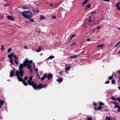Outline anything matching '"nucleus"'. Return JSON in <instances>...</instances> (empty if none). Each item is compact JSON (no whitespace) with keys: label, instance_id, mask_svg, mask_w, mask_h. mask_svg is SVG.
<instances>
[{"label":"nucleus","instance_id":"1a4fd4ad","mask_svg":"<svg viewBox=\"0 0 120 120\" xmlns=\"http://www.w3.org/2000/svg\"><path fill=\"white\" fill-rule=\"evenodd\" d=\"M47 73H45L43 75L42 77H41V79L42 80H44V79L46 78L47 77Z\"/></svg>","mask_w":120,"mask_h":120},{"label":"nucleus","instance_id":"49530a36","mask_svg":"<svg viewBox=\"0 0 120 120\" xmlns=\"http://www.w3.org/2000/svg\"><path fill=\"white\" fill-rule=\"evenodd\" d=\"M117 100L119 101H120V98H117Z\"/></svg>","mask_w":120,"mask_h":120},{"label":"nucleus","instance_id":"6e6552de","mask_svg":"<svg viewBox=\"0 0 120 120\" xmlns=\"http://www.w3.org/2000/svg\"><path fill=\"white\" fill-rule=\"evenodd\" d=\"M52 74L49 73L48 75H47V77L48 79L50 80L51 78L52 77Z\"/></svg>","mask_w":120,"mask_h":120},{"label":"nucleus","instance_id":"37998d69","mask_svg":"<svg viewBox=\"0 0 120 120\" xmlns=\"http://www.w3.org/2000/svg\"><path fill=\"white\" fill-rule=\"evenodd\" d=\"M96 29L99 30L100 29V27L99 26H98V27H96Z\"/></svg>","mask_w":120,"mask_h":120},{"label":"nucleus","instance_id":"4c0bfd02","mask_svg":"<svg viewBox=\"0 0 120 120\" xmlns=\"http://www.w3.org/2000/svg\"><path fill=\"white\" fill-rule=\"evenodd\" d=\"M110 102L111 103L115 104L116 103L115 102H114L113 101H111Z\"/></svg>","mask_w":120,"mask_h":120},{"label":"nucleus","instance_id":"0e129e2a","mask_svg":"<svg viewBox=\"0 0 120 120\" xmlns=\"http://www.w3.org/2000/svg\"><path fill=\"white\" fill-rule=\"evenodd\" d=\"M119 54H120V50L119 51Z\"/></svg>","mask_w":120,"mask_h":120},{"label":"nucleus","instance_id":"9d476101","mask_svg":"<svg viewBox=\"0 0 120 120\" xmlns=\"http://www.w3.org/2000/svg\"><path fill=\"white\" fill-rule=\"evenodd\" d=\"M7 17L8 19L11 20H13L14 19V18L13 17L9 15H7Z\"/></svg>","mask_w":120,"mask_h":120},{"label":"nucleus","instance_id":"e433bc0d","mask_svg":"<svg viewBox=\"0 0 120 120\" xmlns=\"http://www.w3.org/2000/svg\"><path fill=\"white\" fill-rule=\"evenodd\" d=\"M11 50V49L10 48H9L7 50V51L8 52H9Z\"/></svg>","mask_w":120,"mask_h":120},{"label":"nucleus","instance_id":"aec40b11","mask_svg":"<svg viewBox=\"0 0 120 120\" xmlns=\"http://www.w3.org/2000/svg\"><path fill=\"white\" fill-rule=\"evenodd\" d=\"M4 103V101L2 100H0V104L2 105H3Z\"/></svg>","mask_w":120,"mask_h":120},{"label":"nucleus","instance_id":"4468645a","mask_svg":"<svg viewBox=\"0 0 120 120\" xmlns=\"http://www.w3.org/2000/svg\"><path fill=\"white\" fill-rule=\"evenodd\" d=\"M42 47L41 46H40L39 47L38 49L36 50V52H40L42 49Z\"/></svg>","mask_w":120,"mask_h":120},{"label":"nucleus","instance_id":"c85d7f7f","mask_svg":"<svg viewBox=\"0 0 120 120\" xmlns=\"http://www.w3.org/2000/svg\"><path fill=\"white\" fill-rule=\"evenodd\" d=\"M120 43V41H119V42L118 43H117V44H116V45H115L114 46V47H117L118 45Z\"/></svg>","mask_w":120,"mask_h":120},{"label":"nucleus","instance_id":"4be33fe9","mask_svg":"<svg viewBox=\"0 0 120 120\" xmlns=\"http://www.w3.org/2000/svg\"><path fill=\"white\" fill-rule=\"evenodd\" d=\"M54 57V56H49L48 58V59H52Z\"/></svg>","mask_w":120,"mask_h":120},{"label":"nucleus","instance_id":"de8ad7c7","mask_svg":"<svg viewBox=\"0 0 120 120\" xmlns=\"http://www.w3.org/2000/svg\"><path fill=\"white\" fill-rule=\"evenodd\" d=\"M117 72L119 74H120V70L118 71H117Z\"/></svg>","mask_w":120,"mask_h":120},{"label":"nucleus","instance_id":"e2e57ef3","mask_svg":"<svg viewBox=\"0 0 120 120\" xmlns=\"http://www.w3.org/2000/svg\"><path fill=\"white\" fill-rule=\"evenodd\" d=\"M26 22L27 23H30V22Z\"/></svg>","mask_w":120,"mask_h":120},{"label":"nucleus","instance_id":"c756f323","mask_svg":"<svg viewBox=\"0 0 120 120\" xmlns=\"http://www.w3.org/2000/svg\"><path fill=\"white\" fill-rule=\"evenodd\" d=\"M29 21L32 22L34 21V20L33 19H31L29 20Z\"/></svg>","mask_w":120,"mask_h":120},{"label":"nucleus","instance_id":"864d4df0","mask_svg":"<svg viewBox=\"0 0 120 120\" xmlns=\"http://www.w3.org/2000/svg\"><path fill=\"white\" fill-rule=\"evenodd\" d=\"M50 5L51 6H53V5L52 4H50Z\"/></svg>","mask_w":120,"mask_h":120},{"label":"nucleus","instance_id":"052dcab7","mask_svg":"<svg viewBox=\"0 0 120 120\" xmlns=\"http://www.w3.org/2000/svg\"><path fill=\"white\" fill-rule=\"evenodd\" d=\"M37 76H38L39 78L40 79H41V77H40L38 75H37Z\"/></svg>","mask_w":120,"mask_h":120},{"label":"nucleus","instance_id":"6e6d98bb","mask_svg":"<svg viewBox=\"0 0 120 120\" xmlns=\"http://www.w3.org/2000/svg\"><path fill=\"white\" fill-rule=\"evenodd\" d=\"M36 10L35 9H33L32 10V11L34 12H35Z\"/></svg>","mask_w":120,"mask_h":120},{"label":"nucleus","instance_id":"bf43d9fd","mask_svg":"<svg viewBox=\"0 0 120 120\" xmlns=\"http://www.w3.org/2000/svg\"><path fill=\"white\" fill-rule=\"evenodd\" d=\"M33 64H34V69H35V65L34 63H33Z\"/></svg>","mask_w":120,"mask_h":120},{"label":"nucleus","instance_id":"0eeeda50","mask_svg":"<svg viewBox=\"0 0 120 120\" xmlns=\"http://www.w3.org/2000/svg\"><path fill=\"white\" fill-rule=\"evenodd\" d=\"M15 69H13L12 71H10L9 75V76L10 77H13L14 76L15 72Z\"/></svg>","mask_w":120,"mask_h":120},{"label":"nucleus","instance_id":"58836bf2","mask_svg":"<svg viewBox=\"0 0 120 120\" xmlns=\"http://www.w3.org/2000/svg\"><path fill=\"white\" fill-rule=\"evenodd\" d=\"M118 109L117 110V111L118 112H120V106L118 108Z\"/></svg>","mask_w":120,"mask_h":120},{"label":"nucleus","instance_id":"f704fd0d","mask_svg":"<svg viewBox=\"0 0 120 120\" xmlns=\"http://www.w3.org/2000/svg\"><path fill=\"white\" fill-rule=\"evenodd\" d=\"M52 18L53 19H55L56 18V16H55V15H52Z\"/></svg>","mask_w":120,"mask_h":120},{"label":"nucleus","instance_id":"774afa93","mask_svg":"<svg viewBox=\"0 0 120 120\" xmlns=\"http://www.w3.org/2000/svg\"><path fill=\"white\" fill-rule=\"evenodd\" d=\"M59 73H60V74H61V72H59Z\"/></svg>","mask_w":120,"mask_h":120},{"label":"nucleus","instance_id":"5fc2aeb1","mask_svg":"<svg viewBox=\"0 0 120 120\" xmlns=\"http://www.w3.org/2000/svg\"><path fill=\"white\" fill-rule=\"evenodd\" d=\"M36 11L37 13H38L39 12V11L38 9L36 10Z\"/></svg>","mask_w":120,"mask_h":120},{"label":"nucleus","instance_id":"72a5a7b5","mask_svg":"<svg viewBox=\"0 0 120 120\" xmlns=\"http://www.w3.org/2000/svg\"><path fill=\"white\" fill-rule=\"evenodd\" d=\"M35 69V71L36 72L37 75H38V70L37 69V68H36V69L35 68V69Z\"/></svg>","mask_w":120,"mask_h":120},{"label":"nucleus","instance_id":"f03ea898","mask_svg":"<svg viewBox=\"0 0 120 120\" xmlns=\"http://www.w3.org/2000/svg\"><path fill=\"white\" fill-rule=\"evenodd\" d=\"M21 14L26 18L29 19L32 17V13L31 11H26L23 12Z\"/></svg>","mask_w":120,"mask_h":120},{"label":"nucleus","instance_id":"5701e85b","mask_svg":"<svg viewBox=\"0 0 120 120\" xmlns=\"http://www.w3.org/2000/svg\"><path fill=\"white\" fill-rule=\"evenodd\" d=\"M113 74L111 76H110L109 77L108 79L109 80H111L113 78Z\"/></svg>","mask_w":120,"mask_h":120},{"label":"nucleus","instance_id":"c9c22d12","mask_svg":"<svg viewBox=\"0 0 120 120\" xmlns=\"http://www.w3.org/2000/svg\"><path fill=\"white\" fill-rule=\"evenodd\" d=\"M89 17L90 18V19H89V21H88V22H90L92 21V20L91 19V17L90 16H89Z\"/></svg>","mask_w":120,"mask_h":120},{"label":"nucleus","instance_id":"9b49d317","mask_svg":"<svg viewBox=\"0 0 120 120\" xmlns=\"http://www.w3.org/2000/svg\"><path fill=\"white\" fill-rule=\"evenodd\" d=\"M67 65V64L65 65V66L66 67L65 68V71L66 73L68 74V71L70 70V66L68 67H66Z\"/></svg>","mask_w":120,"mask_h":120},{"label":"nucleus","instance_id":"8fccbe9b","mask_svg":"<svg viewBox=\"0 0 120 120\" xmlns=\"http://www.w3.org/2000/svg\"><path fill=\"white\" fill-rule=\"evenodd\" d=\"M70 58H74L75 57V56H70Z\"/></svg>","mask_w":120,"mask_h":120},{"label":"nucleus","instance_id":"b1692460","mask_svg":"<svg viewBox=\"0 0 120 120\" xmlns=\"http://www.w3.org/2000/svg\"><path fill=\"white\" fill-rule=\"evenodd\" d=\"M106 120H111V118L108 116L106 117Z\"/></svg>","mask_w":120,"mask_h":120},{"label":"nucleus","instance_id":"a18cd8bd","mask_svg":"<svg viewBox=\"0 0 120 120\" xmlns=\"http://www.w3.org/2000/svg\"><path fill=\"white\" fill-rule=\"evenodd\" d=\"M95 11L92 12H91V14L92 15L94 14H95Z\"/></svg>","mask_w":120,"mask_h":120},{"label":"nucleus","instance_id":"2f4dec72","mask_svg":"<svg viewBox=\"0 0 120 120\" xmlns=\"http://www.w3.org/2000/svg\"><path fill=\"white\" fill-rule=\"evenodd\" d=\"M92 118L90 117H88L87 119V120H92Z\"/></svg>","mask_w":120,"mask_h":120},{"label":"nucleus","instance_id":"ea45409f","mask_svg":"<svg viewBox=\"0 0 120 120\" xmlns=\"http://www.w3.org/2000/svg\"><path fill=\"white\" fill-rule=\"evenodd\" d=\"M110 83V82L109 81H107L105 82V84H107V83Z\"/></svg>","mask_w":120,"mask_h":120},{"label":"nucleus","instance_id":"39448f33","mask_svg":"<svg viewBox=\"0 0 120 120\" xmlns=\"http://www.w3.org/2000/svg\"><path fill=\"white\" fill-rule=\"evenodd\" d=\"M13 53H11L10 54L8 55V56L9 58L10 59L9 60L10 62L11 63V64L12 65H14L13 63V59L12 58V56H13Z\"/></svg>","mask_w":120,"mask_h":120},{"label":"nucleus","instance_id":"f8f14e48","mask_svg":"<svg viewBox=\"0 0 120 120\" xmlns=\"http://www.w3.org/2000/svg\"><path fill=\"white\" fill-rule=\"evenodd\" d=\"M29 8V7L27 6H24L22 7V9L23 10H26L28 9Z\"/></svg>","mask_w":120,"mask_h":120},{"label":"nucleus","instance_id":"473e14b6","mask_svg":"<svg viewBox=\"0 0 120 120\" xmlns=\"http://www.w3.org/2000/svg\"><path fill=\"white\" fill-rule=\"evenodd\" d=\"M75 34L73 35L71 37L70 40H71L72 39L73 37H74L75 36Z\"/></svg>","mask_w":120,"mask_h":120},{"label":"nucleus","instance_id":"3c124183","mask_svg":"<svg viewBox=\"0 0 120 120\" xmlns=\"http://www.w3.org/2000/svg\"><path fill=\"white\" fill-rule=\"evenodd\" d=\"M103 0L105 2H109L110 1V0Z\"/></svg>","mask_w":120,"mask_h":120},{"label":"nucleus","instance_id":"680f3d73","mask_svg":"<svg viewBox=\"0 0 120 120\" xmlns=\"http://www.w3.org/2000/svg\"><path fill=\"white\" fill-rule=\"evenodd\" d=\"M118 88L119 90H120V86H119L118 87Z\"/></svg>","mask_w":120,"mask_h":120},{"label":"nucleus","instance_id":"a211bd4d","mask_svg":"<svg viewBox=\"0 0 120 120\" xmlns=\"http://www.w3.org/2000/svg\"><path fill=\"white\" fill-rule=\"evenodd\" d=\"M104 46V44H102L101 45H97V47H99L100 48H101L103 47Z\"/></svg>","mask_w":120,"mask_h":120},{"label":"nucleus","instance_id":"79ce46f5","mask_svg":"<svg viewBox=\"0 0 120 120\" xmlns=\"http://www.w3.org/2000/svg\"><path fill=\"white\" fill-rule=\"evenodd\" d=\"M8 4H5L4 5V7H6L8 6Z\"/></svg>","mask_w":120,"mask_h":120},{"label":"nucleus","instance_id":"393cba45","mask_svg":"<svg viewBox=\"0 0 120 120\" xmlns=\"http://www.w3.org/2000/svg\"><path fill=\"white\" fill-rule=\"evenodd\" d=\"M115 107L118 108L120 106H119L117 103H116L115 104Z\"/></svg>","mask_w":120,"mask_h":120},{"label":"nucleus","instance_id":"dca6fc26","mask_svg":"<svg viewBox=\"0 0 120 120\" xmlns=\"http://www.w3.org/2000/svg\"><path fill=\"white\" fill-rule=\"evenodd\" d=\"M88 1V0H85V1L82 3V5L83 6L86 4Z\"/></svg>","mask_w":120,"mask_h":120},{"label":"nucleus","instance_id":"09e8293b","mask_svg":"<svg viewBox=\"0 0 120 120\" xmlns=\"http://www.w3.org/2000/svg\"><path fill=\"white\" fill-rule=\"evenodd\" d=\"M93 105L94 106H96L97 105V104L96 103H94L93 104Z\"/></svg>","mask_w":120,"mask_h":120},{"label":"nucleus","instance_id":"a19ab883","mask_svg":"<svg viewBox=\"0 0 120 120\" xmlns=\"http://www.w3.org/2000/svg\"><path fill=\"white\" fill-rule=\"evenodd\" d=\"M96 28H94L92 30V32H93L94 31H95L96 30Z\"/></svg>","mask_w":120,"mask_h":120},{"label":"nucleus","instance_id":"20e7f679","mask_svg":"<svg viewBox=\"0 0 120 120\" xmlns=\"http://www.w3.org/2000/svg\"><path fill=\"white\" fill-rule=\"evenodd\" d=\"M33 87L34 89L35 90H40L42 88H45L47 86V85H45L42 86L41 84H40L38 85H33Z\"/></svg>","mask_w":120,"mask_h":120},{"label":"nucleus","instance_id":"69168bd1","mask_svg":"<svg viewBox=\"0 0 120 120\" xmlns=\"http://www.w3.org/2000/svg\"><path fill=\"white\" fill-rule=\"evenodd\" d=\"M2 105H1L0 104V108H1V106Z\"/></svg>","mask_w":120,"mask_h":120},{"label":"nucleus","instance_id":"7ed1b4c3","mask_svg":"<svg viewBox=\"0 0 120 120\" xmlns=\"http://www.w3.org/2000/svg\"><path fill=\"white\" fill-rule=\"evenodd\" d=\"M32 76H30L29 78V79L27 81V82H25L26 80H27V76H25L24 77V79L23 80H25V84L27 83V85L28 84H29V85H31L33 87V85H36V84L33 81H31V80L32 79Z\"/></svg>","mask_w":120,"mask_h":120},{"label":"nucleus","instance_id":"412c9836","mask_svg":"<svg viewBox=\"0 0 120 120\" xmlns=\"http://www.w3.org/2000/svg\"><path fill=\"white\" fill-rule=\"evenodd\" d=\"M91 5L90 4H88L86 6L88 8H90L91 7Z\"/></svg>","mask_w":120,"mask_h":120},{"label":"nucleus","instance_id":"6ab92c4d","mask_svg":"<svg viewBox=\"0 0 120 120\" xmlns=\"http://www.w3.org/2000/svg\"><path fill=\"white\" fill-rule=\"evenodd\" d=\"M102 107L101 106H100L98 107L97 108H94V109L96 110H99L101 109Z\"/></svg>","mask_w":120,"mask_h":120},{"label":"nucleus","instance_id":"c03bdc74","mask_svg":"<svg viewBox=\"0 0 120 120\" xmlns=\"http://www.w3.org/2000/svg\"><path fill=\"white\" fill-rule=\"evenodd\" d=\"M1 49L2 50H4V48L3 45H2L1 46Z\"/></svg>","mask_w":120,"mask_h":120},{"label":"nucleus","instance_id":"2eb2a0df","mask_svg":"<svg viewBox=\"0 0 120 120\" xmlns=\"http://www.w3.org/2000/svg\"><path fill=\"white\" fill-rule=\"evenodd\" d=\"M13 56L15 59V60H17L19 59V57L15 55L14 54H13Z\"/></svg>","mask_w":120,"mask_h":120},{"label":"nucleus","instance_id":"f3484780","mask_svg":"<svg viewBox=\"0 0 120 120\" xmlns=\"http://www.w3.org/2000/svg\"><path fill=\"white\" fill-rule=\"evenodd\" d=\"M63 80V79L62 78H60L58 79H56V81L59 82H61Z\"/></svg>","mask_w":120,"mask_h":120},{"label":"nucleus","instance_id":"338daca9","mask_svg":"<svg viewBox=\"0 0 120 120\" xmlns=\"http://www.w3.org/2000/svg\"><path fill=\"white\" fill-rule=\"evenodd\" d=\"M117 29H120V28H117Z\"/></svg>","mask_w":120,"mask_h":120},{"label":"nucleus","instance_id":"ddd939ff","mask_svg":"<svg viewBox=\"0 0 120 120\" xmlns=\"http://www.w3.org/2000/svg\"><path fill=\"white\" fill-rule=\"evenodd\" d=\"M45 19V17L44 15H41L40 16L39 19L40 20H42Z\"/></svg>","mask_w":120,"mask_h":120},{"label":"nucleus","instance_id":"603ef678","mask_svg":"<svg viewBox=\"0 0 120 120\" xmlns=\"http://www.w3.org/2000/svg\"><path fill=\"white\" fill-rule=\"evenodd\" d=\"M88 7H87L86 6L85 8V10H87L88 9Z\"/></svg>","mask_w":120,"mask_h":120},{"label":"nucleus","instance_id":"bb28decb","mask_svg":"<svg viewBox=\"0 0 120 120\" xmlns=\"http://www.w3.org/2000/svg\"><path fill=\"white\" fill-rule=\"evenodd\" d=\"M111 82H112V84L115 83V80H114V79H112V81Z\"/></svg>","mask_w":120,"mask_h":120},{"label":"nucleus","instance_id":"13d9d810","mask_svg":"<svg viewBox=\"0 0 120 120\" xmlns=\"http://www.w3.org/2000/svg\"><path fill=\"white\" fill-rule=\"evenodd\" d=\"M87 41H89L90 40V39L89 38H88L87 39Z\"/></svg>","mask_w":120,"mask_h":120},{"label":"nucleus","instance_id":"7c9ffc66","mask_svg":"<svg viewBox=\"0 0 120 120\" xmlns=\"http://www.w3.org/2000/svg\"><path fill=\"white\" fill-rule=\"evenodd\" d=\"M103 105V103L102 102H100L99 103V105L101 106V105Z\"/></svg>","mask_w":120,"mask_h":120},{"label":"nucleus","instance_id":"4d7b16f0","mask_svg":"<svg viewBox=\"0 0 120 120\" xmlns=\"http://www.w3.org/2000/svg\"><path fill=\"white\" fill-rule=\"evenodd\" d=\"M24 48L25 49H27V47L26 46H25L24 47Z\"/></svg>","mask_w":120,"mask_h":120},{"label":"nucleus","instance_id":"423d86ee","mask_svg":"<svg viewBox=\"0 0 120 120\" xmlns=\"http://www.w3.org/2000/svg\"><path fill=\"white\" fill-rule=\"evenodd\" d=\"M120 2H118L116 4V6L117 9L120 11Z\"/></svg>","mask_w":120,"mask_h":120},{"label":"nucleus","instance_id":"f257e3e1","mask_svg":"<svg viewBox=\"0 0 120 120\" xmlns=\"http://www.w3.org/2000/svg\"><path fill=\"white\" fill-rule=\"evenodd\" d=\"M32 63V61L31 60H29L28 59H26L23 62L24 64H20L19 66V71H16L15 72V74L18 77V80L20 81H22L23 84L25 86L27 85V83L25 84V80H23V79L21 78V76H23L24 72L22 71V69L26 66L27 67V68L30 71L31 73L32 72L31 66L30 64Z\"/></svg>","mask_w":120,"mask_h":120},{"label":"nucleus","instance_id":"a878e982","mask_svg":"<svg viewBox=\"0 0 120 120\" xmlns=\"http://www.w3.org/2000/svg\"><path fill=\"white\" fill-rule=\"evenodd\" d=\"M111 98L113 100L115 101L116 100V99L114 97L112 96L111 97Z\"/></svg>","mask_w":120,"mask_h":120},{"label":"nucleus","instance_id":"cd10ccee","mask_svg":"<svg viewBox=\"0 0 120 120\" xmlns=\"http://www.w3.org/2000/svg\"><path fill=\"white\" fill-rule=\"evenodd\" d=\"M15 63L17 64V65H18L19 64V63L17 61V60H15Z\"/></svg>","mask_w":120,"mask_h":120}]
</instances>
